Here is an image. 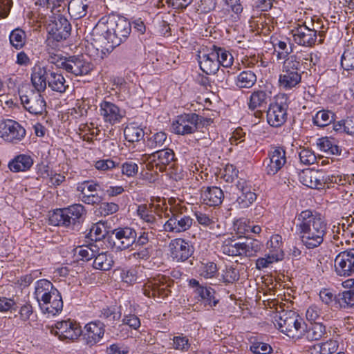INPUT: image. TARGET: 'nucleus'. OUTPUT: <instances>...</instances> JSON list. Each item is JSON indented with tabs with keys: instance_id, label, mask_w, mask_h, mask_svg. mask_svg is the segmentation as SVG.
<instances>
[{
	"instance_id": "nucleus-41",
	"label": "nucleus",
	"mask_w": 354,
	"mask_h": 354,
	"mask_svg": "<svg viewBox=\"0 0 354 354\" xmlns=\"http://www.w3.org/2000/svg\"><path fill=\"white\" fill-rule=\"evenodd\" d=\"M70 219L71 220L73 225L78 227L84 220V216L86 214V210L84 205L82 204H73L72 205L66 207Z\"/></svg>"
},
{
	"instance_id": "nucleus-31",
	"label": "nucleus",
	"mask_w": 354,
	"mask_h": 354,
	"mask_svg": "<svg viewBox=\"0 0 354 354\" xmlns=\"http://www.w3.org/2000/svg\"><path fill=\"white\" fill-rule=\"evenodd\" d=\"M237 187L241 191V194L236 199V203L241 208L249 207L256 200V194L251 191V187L245 182L239 181Z\"/></svg>"
},
{
	"instance_id": "nucleus-25",
	"label": "nucleus",
	"mask_w": 354,
	"mask_h": 354,
	"mask_svg": "<svg viewBox=\"0 0 354 354\" xmlns=\"http://www.w3.org/2000/svg\"><path fill=\"white\" fill-rule=\"evenodd\" d=\"M104 333V324L100 320H95L85 325L84 337L86 344L93 346L102 339Z\"/></svg>"
},
{
	"instance_id": "nucleus-45",
	"label": "nucleus",
	"mask_w": 354,
	"mask_h": 354,
	"mask_svg": "<svg viewBox=\"0 0 354 354\" xmlns=\"http://www.w3.org/2000/svg\"><path fill=\"white\" fill-rule=\"evenodd\" d=\"M335 115L330 111L322 109L317 112L313 118V124L319 127H325L335 121Z\"/></svg>"
},
{
	"instance_id": "nucleus-22",
	"label": "nucleus",
	"mask_w": 354,
	"mask_h": 354,
	"mask_svg": "<svg viewBox=\"0 0 354 354\" xmlns=\"http://www.w3.org/2000/svg\"><path fill=\"white\" fill-rule=\"evenodd\" d=\"M100 114L105 122L111 125L120 122L124 116V112L118 105L106 100L100 104Z\"/></svg>"
},
{
	"instance_id": "nucleus-46",
	"label": "nucleus",
	"mask_w": 354,
	"mask_h": 354,
	"mask_svg": "<svg viewBox=\"0 0 354 354\" xmlns=\"http://www.w3.org/2000/svg\"><path fill=\"white\" fill-rule=\"evenodd\" d=\"M124 135L128 142H134L142 140L145 136V132L140 127L135 124H130L125 127Z\"/></svg>"
},
{
	"instance_id": "nucleus-64",
	"label": "nucleus",
	"mask_w": 354,
	"mask_h": 354,
	"mask_svg": "<svg viewBox=\"0 0 354 354\" xmlns=\"http://www.w3.org/2000/svg\"><path fill=\"white\" fill-rule=\"evenodd\" d=\"M122 322L123 324L127 325L131 328L134 330H138L141 325L139 317L134 314H129L124 315Z\"/></svg>"
},
{
	"instance_id": "nucleus-20",
	"label": "nucleus",
	"mask_w": 354,
	"mask_h": 354,
	"mask_svg": "<svg viewBox=\"0 0 354 354\" xmlns=\"http://www.w3.org/2000/svg\"><path fill=\"white\" fill-rule=\"evenodd\" d=\"M41 92H31L30 95H20V99L24 107L30 113L42 115L46 111V102L41 95Z\"/></svg>"
},
{
	"instance_id": "nucleus-63",
	"label": "nucleus",
	"mask_w": 354,
	"mask_h": 354,
	"mask_svg": "<svg viewBox=\"0 0 354 354\" xmlns=\"http://www.w3.org/2000/svg\"><path fill=\"white\" fill-rule=\"evenodd\" d=\"M119 210V205L115 203H101L99 212L102 216H108L116 213Z\"/></svg>"
},
{
	"instance_id": "nucleus-57",
	"label": "nucleus",
	"mask_w": 354,
	"mask_h": 354,
	"mask_svg": "<svg viewBox=\"0 0 354 354\" xmlns=\"http://www.w3.org/2000/svg\"><path fill=\"white\" fill-rule=\"evenodd\" d=\"M218 273V268L215 263L207 262L203 263L201 275L205 279L214 277Z\"/></svg>"
},
{
	"instance_id": "nucleus-62",
	"label": "nucleus",
	"mask_w": 354,
	"mask_h": 354,
	"mask_svg": "<svg viewBox=\"0 0 354 354\" xmlns=\"http://www.w3.org/2000/svg\"><path fill=\"white\" fill-rule=\"evenodd\" d=\"M340 306L343 308L354 307V290H350L342 292L340 297Z\"/></svg>"
},
{
	"instance_id": "nucleus-18",
	"label": "nucleus",
	"mask_w": 354,
	"mask_h": 354,
	"mask_svg": "<svg viewBox=\"0 0 354 354\" xmlns=\"http://www.w3.org/2000/svg\"><path fill=\"white\" fill-rule=\"evenodd\" d=\"M171 257L177 262H184L194 253V247L184 239L177 238L169 244Z\"/></svg>"
},
{
	"instance_id": "nucleus-21",
	"label": "nucleus",
	"mask_w": 354,
	"mask_h": 354,
	"mask_svg": "<svg viewBox=\"0 0 354 354\" xmlns=\"http://www.w3.org/2000/svg\"><path fill=\"white\" fill-rule=\"evenodd\" d=\"M48 35L59 39L66 40L70 35L71 26L67 19L62 15L54 17L47 26Z\"/></svg>"
},
{
	"instance_id": "nucleus-30",
	"label": "nucleus",
	"mask_w": 354,
	"mask_h": 354,
	"mask_svg": "<svg viewBox=\"0 0 354 354\" xmlns=\"http://www.w3.org/2000/svg\"><path fill=\"white\" fill-rule=\"evenodd\" d=\"M66 208L56 209L49 216V222L55 226L64 227L68 230H73L75 226L70 219Z\"/></svg>"
},
{
	"instance_id": "nucleus-4",
	"label": "nucleus",
	"mask_w": 354,
	"mask_h": 354,
	"mask_svg": "<svg viewBox=\"0 0 354 354\" xmlns=\"http://www.w3.org/2000/svg\"><path fill=\"white\" fill-rule=\"evenodd\" d=\"M95 29L104 32V37L111 47L115 48L125 41L131 32V24L123 17H109L104 25H97Z\"/></svg>"
},
{
	"instance_id": "nucleus-38",
	"label": "nucleus",
	"mask_w": 354,
	"mask_h": 354,
	"mask_svg": "<svg viewBox=\"0 0 354 354\" xmlns=\"http://www.w3.org/2000/svg\"><path fill=\"white\" fill-rule=\"evenodd\" d=\"M272 44L278 60L286 58L292 52V44L288 38L283 40L275 39L273 40Z\"/></svg>"
},
{
	"instance_id": "nucleus-10",
	"label": "nucleus",
	"mask_w": 354,
	"mask_h": 354,
	"mask_svg": "<svg viewBox=\"0 0 354 354\" xmlns=\"http://www.w3.org/2000/svg\"><path fill=\"white\" fill-rule=\"evenodd\" d=\"M50 333L62 341H74L82 334V330L80 323L74 319H68L57 322L52 326Z\"/></svg>"
},
{
	"instance_id": "nucleus-17",
	"label": "nucleus",
	"mask_w": 354,
	"mask_h": 354,
	"mask_svg": "<svg viewBox=\"0 0 354 354\" xmlns=\"http://www.w3.org/2000/svg\"><path fill=\"white\" fill-rule=\"evenodd\" d=\"M334 272L343 277H350L354 273V248L341 252L336 256Z\"/></svg>"
},
{
	"instance_id": "nucleus-55",
	"label": "nucleus",
	"mask_w": 354,
	"mask_h": 354,
	"mask_svg": "<svg viewBox=\"0 0 354 354\" xmlns=\"http://www.w3.org/2000/svg\"><path fill=\"white\" fill-rule=\"evenodd\" d=\"M121 171L123 175L127 177H133L138 172V165L131 160H127L122 164Z\"/></svg>"
},
{
	"instance_id": "nucleus-59",
	"label": "nucleus",
	"mask_w": 354,
	"mask_h": 354,
	"mask_svg": "<svg viewBox=\"0 0 354 354\" xmlns=\"http://www.w3.org/2000/svg\"><path fill=\"white\" fill-rule=\"evenodd\" d=\"M323 181L322 182V188L329 189L330 188L331 184H337L339 186L344 185V181L346 180L345 178H342L341 176H335V175H328L324 176L322 174Z\"/></svg>"
},
{
	"instance_id": "nucleus-12",
	"label": "nucleus",
	"mask_w": 354,
	"mask_h": 354,
	"mask_svg": "<svg viewBox=\"0 0 354 354\" xmlns=\"http://www.w3.org/2000/svg\"><path fill=\"white\" fill-rule=\"evenodd\" d=\"M292 33L295 42L302 46H313L315 45L318 37V44H322L324 40L323 31H319L317 35V31L315 28H308L306 23L299 25L292 30Z\"/></svg>"
},
{
	"instance_id": "nucleus-15",
	"label": "nucleus",
	"mask_w": 354,
	"mask_h": 354,
	"mask_svg": "<svg viewBox=\"0 0 354 354\" xmlns=\"http://www.w3.org/2000/svg\"><path fill=\"white\" fill-rule=\"evenodd\" d=\"M169 219L163 225V230L167 232L179 234L189 230L193 223V219L187 215H183L176 210L171 211L168 215Z\"/></svg>"
},
{
	"instance_id": "nucleus-3",
	"label": "nucleus",
	"mask_w": 354,
	"mask_h": 354,
	"mask_svg": "<svg viewBox=\"0 0 354 354\" xmlns=\"http://www.w3.org/2000/svg\"><path fill=\"white\" fill-rule=\"evenodd\" d=\"M35 295L43 313L55 315L62 310V296L50 281L47 279L37 281Z\"/></svg>"
},
{
	"instance_id": "nucleus-35",
	"label": "nucleus",
	"mask_w": 354,
	"mask_h": 354,
	"mask_svg": "<svg viewBox=\"0 0 354 354\" xmlns=\"http://www.w3.org/2000/svg\"><path fill=\"white\" fill-rule=\"evenodd\" d=\"M282 70L287 71H296L299 73H303L302 68H304V55L301 53H297L289 55L283 59Z\"/></svg>"
},
{
	"instance_id": "nucleus-5",
	"label": "nucleus",
	"mask_w": 354,
	"mask_h": 354,
	"mask_svg": "<svg viewBox=\"0 0 354 354\" xmlns=\"http://www.w3.org/2000/svg\"><path fill=\"white\" fill-rule=\"evenodd\" d=\"M261 243L254 239L246 238L243 241H236L234 236L225 239L221 245L222 252L230 257H252L261 250Z\"/></svg>"
},
{
	"instance_id": "nucleus-28",
	"label": "nucleus",
	"mask_w": 354,
	"mask_h": 354,
	"mask_svg": "<svg viewBox=\"0 0 354 354\" xmlns=\"http://www.w3.org/2000/svg\"><path fill=\"white\" fill-rule=\"evenodd\" d=\"M224 198L222 189L216 186L203 187L201 190V200L203 204L208 206H218Z\"/></svg>"
},
{
	"instance_id": "nucleus-11",
	"label": "nucleus",
	"mask_w": 354,
	"mask_h": 354,
	"mask_svg": "<svg viewBox=\"0 0 354 354\" xmlns=\"http://www.w3.org/2000/svg\"><path fill=\"white\" fill-rule=\"evenodd\" d=\"M287 99L278 97L274 102L270 103L267 111L268 123L272 127H281L285 124L288 118V104Z\"/></svg>"
},
{
	"instance_id": "nucleus-44",
	"label": "nucleus",
	"mask_w": 354,
	"mask_h": 354,
	"mask_svg": "<svg viewBox=\"0 0 354 354\" xmlns=\"http://www.w3.org/2000/svg\"><path fill=\"white\" fill-rule=\"evenodd\" d=\"M212 49L215 53L219 66H222L225 68H228L232 65L234 57L228 50L215 45L212 46Z\"/></svg>"
},
{
	"instance_id": "nucleus-61",
	"label": "nucleus",
	"mask_w": 354,
	"mask_h": 354,
	"mask_svg": "<svg viewBox=\"0 0 354 354\" xmlns=\"http://www.w3.org/2000/svg\"><path fill=\"white\" fill-rule=\"evenodd\" d=\"M152 235L151 232H141L139 234L136 232V241L134 242L136 248L152 247L150 243V236Z\"/></svg>"
},
{
	"instance_id": "nucleus-1",
	"label": "nucleus",
	"mask_w": 354,
	"mask_h": 354,
	"mask_svg": "<svg viewBox=\"0 0 354 354\" xmlns=\"http://www.w3.org/2000/svg\"><path fill=\"white\" fill-rule=\"evenodd\" d=\"M297 234L308 249L319 247L324 241L327 232V223L319 213L306 209L295 218Z\"/></svg>"
},
{
	"instance_id": "nucleus-42",
	"label": "nucleus",
	"mask_w": 354,
	"mask_h": 354,
	"mask_svg": "<svg viewBox=\"0 0 354 354\" xmlns=\"http://www.w3.org/2000/svg\"><path fill=\"white\" fill-rule=\"evenodd\" d=\"M169 140L163 131L157 132L147 138V146L151 149H164L169 145Z\"/></svg>"
},
{
	"instance_id": "nucleus-32",
	"label": "nucleus",
	"mask_w": 354,
	"mask_h": 354,
	"mask_svg": "<svg viewBox=\"0 0 354 354\" xmlns=\"http://www.w3.org/2000/svg\"><path fill=\"white\" fill-rule=\"evenodd\" d=\"M33 165V159L27 154L16 156L8 164V167L12 172L26 171Z\"/></svg>"
},
{
	"instance_id": "nucleus-33",
	"label": "nucleus",
	"mask_w": 354,
	"mask_h": 354,
	"mask_svg": "<svg viewBox=\"0 0 354 354\" xmlns=\"http://www.w3.org/2000/svg\"><path fill=\"white\" fill-rule=\"evenodd\" d=\"M317 145L320 151L330 155L341 156L342 148L332 137H322L317 140Z\"/></svg>"
},
{
	"instance_id": "nucleus-14",
	"label": "nucleus",
	"mask_w": 354,
	"mask_h": 354,
	"mask_svg": "<svg viewBox=\"0 0 354 354\" xmlns=\"http://www.w3.org/2000/svg\"><path fill=\"white\" fill-rule=\"evenodd\" d=\"M82 54L66 57L62 62L61 68L75 76L88 74L93 69V64L85 59Z\"/></svg>"
},
{
	"instance_id": "nucleus-50",
	"label": "nucleus",
	"mask_w": 354,
	"mask_h": 354,
	"mask_svg": "<svg viewBox=\"0 0 354 354\" xmlns=\"http://www.w3.org/2000/svg\"><path fill=\"white\" fill-rule=\"evenodd\" d=\"M98 247L91 243L87 245H82L77 248L78 255L81 257V259L83 261H88L94 259L98 252Z\"/></svg>"
},
{
	"instance_id": "nucleus-53",
	"label": "nucleus",
	"mask_w": 354,
	"mask_h": 354,
	"mask_svg": "<svg viewBox=\"0 0 354 354\" xmlns=\"http://www.w3.org/2000/svg\"><path fill=\"white\" fill-rule=\"evenodd\" d=\"M190 346L191 344L189 342V339L186 336H183V334L173 337V348L174 349L187 352L189 351Z\"/></svg>"
},
{
	"instance_id": "nucleus-19",
	"label": "nucleus",
	"mask_w": 354,
	"mask_h": 354,
	"mask_svg": "<svg viewBox=\"0 0 354 354\" xmlns=\"http://www.w3.org/2000/svg\"><path fill=\"white\" fill-rule=\"evenodd\" d=\"M272 98V92L266 88H259L254 89L249 97L248 102V109L251 111L257 110L254 115L257 118H261L263 115L261 111L259 109L266 108L268 102Z\"/></svg>"
},
{
	"instance_id": "nucleus-6",
	"label": "nucleus",
	"mask_w": 354,
	"mask_h": 354,
	"mask_svg": "<svg viewBox=\"0 0 354 354\" xmlns=\"http://www.w3.org/2000/svg\"><path fill=\"white\" fill-rule=\"evenodd\" d=\"M176 158L174 151L169 148L158 149L156 151L148 155L145 160L147 170L156 174L164 172L167 168H172L175 165Z\"/></svg>"
},
{
	"instance_id": "nucleus-51",
	"label": "nucleus",
	"mask_w": 354,
	"mask_h": 354,
	"mask_svg": "<svg viewBox=\"0 0 354 354\" xmlns=\"http://www.w3.org/2000/svg\"><path fill=\"white\" fill-rule=\"evenodd\" d=\"M101 189L100 185L93 181L86 180L78 184L77 190L82 195L96 192Z\"/></svg>"
},
{
	"instance_id": "nucleus-52",
	"label": "nucleus",
	"mask_w": 354,
	"mask_h": 354,
	"mask_svg": "<svg viewBox=\"0 0 354 354\" xmlns=\"http://www.w3.org/2000/svg\"><path fill=\"white\" fill-rule=\"evenodd\" d=\"M222 279L225 284L233 283L239 279V272L232 266L226 267L223 272Z\"/></svg>"
},
{
	"instance_id": "nucleus-2",
	"label": "nucleus",
	"mask_w": 354,
	"mask_h": 354,
	"mask_svg": "<svg viewBox=\"0 0 354 354\" xmlns=\"http://www.w3.org/2000/svg\"><path fill=\"white\" fill-rule=\"evenodd\" d=\"M30 80L38 92H44L48 86L53 91L63 93L68 87L64 75L48 66L35 65L32 68Z\"/></svg>"
},
{
	"instance_id": "nucleus-13",
	"label": "nucleus",
	"mask_w": 354,
	"mask_h": 354,
	"mask_svg": "<svg viewBox=\"0 0 354 354\" xmlns=\"http://www.w3.org/2000/svg\"><path fill=\"white\" fill-rule=\"evenodd\" d=\"M136 230L131 227H119L111 232L110 238L113 240V247L120 251L132 247L136 241Z\"/></svg>"
},
{
	"instance_id": "nucleus-16",
	"label": "nucleus",
	"mask_w": 354,
	"mask_h": 354,
	"mask_svg": "<svg viewBox=\"0 0 354 354\" xmlns=\"http://www.w3.org/2000/svg\"><path fill=\"white\" fill-rule=\"evenodd\" d=\"M287 162L286 152L283 147H274L263 160L266 173L273 176L280 171Z\"/></svg>"
},
{
	"instance_id": "nucleus-24",
	"label": "nucleus",
	"mask_w": 354,
	"mask_h": 354,
	"mask_svg": "<svg viewBox=\"0 0 354 354\" xmlns=\"http://www.w3.org/2000/svg\"><path fill=\"white\" fill-rule=\"evenodd\" d=\"M189 286L194 288V293L198 296V301L204 303L205 306H215L218 300L215 298V290L211 287L201 286L196 279L189 280Z\"/></svg>"
},
{
	"instance_id": "nucleus-8",
	"label": "nucleus",
	"mask_w": 354,
	"mask_h": 354,
	"mask_svg": "<svg viewBox=\"0 0 354 354\" xmlns=\"http://www.w3.org/2000/svg\"><path fill=\"white\" fill-rule=\"evenodd\" d=\"M174 283V280L169 277L158 275L143 285L142 292L148 297L164 299L171 293L170 288Z\"/></svg>"
},
{
	"instance_id": "nucleus-29",
	"label": "nucleus",
	"mask_w": 354,
	"mask_h": 354,
	"mask_svg": "<svg viewBox=\"0 0 354 354\" xmlns=\"http://www.w3.org/2000/svg\"><path fill=\"white\" fill-rule=\"evenodd\" d=\"M326 334V327L322 323L304 322L301 330V338H305L308 341H317L320 339Z\"/></svg>"
},
{
	"instance_id": "nucleus-56",
	"label": "nucleus",
	"mask_w": 354,
	"mask_h": 354,
	"mask_svg": "<svg viewBox=\"0 0 354 354\" xmlns=\"http://www.w3.org/2000/svg\"><path fill=\"white\" fill-rule=\"evenodd\" d=\"M250 350L254 354H268L272 351L270 345L257 340L251 342Z\"/></svg>"
},
{
	"instance_id": "nucleus-7",
	"label": "nucleus",
	"mask_w": 354,
	"mask_h": 354,
	"mask_svg": "<svg viewBox=\"0 0 354 354\" xmlns=\"http://www.w3.org/2000/svg\"><path fill=\"white\" fill-rule=\"evenodd\" d=\"M276 321L279 329L287 336L298 339L301 337V330L304 321L295 312H283Z\"/></svg>"
},
{
	"instance_id": "nucleus-23",
	"label": "nucleus",
	"mask_w": 354,
	"mask_h": 354,
	"mask_svg": "<svg viewBox=\"0 0 354 354\" xmlns=\"http://www.w3.org/2000/svg\"><path fill=\"white\" fill-rule=\"evenodd\" d=\"M195 118H196V116L192 114V113L178 115L172 122L173 132L182 136L194 133L196 131V127L194 123V121H196Z\"/></svg>"
},
{
	"instance_id": "nucleus-49",
	"label": "nucleus",
	"mask_w": 354,
	"mask_h": 354,
	"mask_svg": "<svg viewBox=\"0 0 354 354\" xmlns=\"http://www.w3.org/2000/svg\"><path fill=\"white\" fill-rule=\"evenodd\" d=\"M10 43L16 49H21L26 44V34L21 28H15L10 34Z\"/></svg>"
},
{
	"instance_id": "nucleus-48",
	"label": "nucleus",
	"mask_w": 354,
	"mask_h": 354,
	"mask_svg": "<svg viewBox=\"0 0 354 354\" xmlns=\"http://www.w3.org/2000/svg\"><path fill=\"white\" fill-rule=\"evenodd\" d=\"M121 312L118 311L115 306H105L100 310L98 317L106 322L114 324L121 318Z\"/></svg>"
},
{
	"instance_id": "nucleus-27",
	"label": "nucleus",
	"mask_w": 354,
	"mask_h": 354,
	"mask_svg": "<svg viewBox=\"0 0 354 354\" xmlns=\"http://www.w3.org/2000/svg\"><path fill=\"white\" fill-rule=\"evenodd\" d=\"M199 57L200 68L207 75L216 73L217 77H219L220 75L224 76V71L221 70V71H219L218 62H217L216 57L215 56V53L212 48L209 53L203 54L202 56H199ZM222 77L223 79L221 82L224 79V77Z\"/></svg>"
},
{
	"instance_id": "nucleus-9",
	"label": "nucleus",
	"mask_w": 354,
	"mask_h": 354,
	"mask_svg": "<svg viewBox=\"0 0 354 354\" xmlns=\"http://www.w3.org/2000/svg\"><path fill=\"white\" fill-rule=\"evenodd\" d=\"M26 136L25 128L18 122L11 119L0 120V138L4 141L18 144Z\"/></svg>"
},
{
	"instance_id": "nucleus-43",
	"label": "nucleus",
	"mask_w": 354,
	"mask_h": 354,
	"mask_svg": "<svg viewBox=\"0 0 354 354\" xmlns=\"http://www.w3.org/2000/svg\"><path fill=\"white\" fill-rule=\"evenodd\" d=\"M257 82L254 72L247 70L241 72L236 77V85L241 88H252Z\"/></svg>"
},
{
	"instance_id": "nucleus-54",
	"label": "nucleus",
	"mask_w": 354,
	"mask_h": 354,
	"mask_svg": "<svg viewBox=\"0 0 354 354\" xmlns=\"http://www.w3.org/2000/svg\"><path fill=\"white\" fill-rule=\"evenodd\" d=\"M317 346L319 348V354H333L338 350L339 344L337 340L329 339Z\"/></svg>"
},
{
	"instance_id": "nucleus-60",
	"label": "nucleus",
	"mask_w": 354,
	"mask_h": 354,
	"mask_svg": "<svg viewBox=\"0 0 354 354\" xmlns=\"http://www.w3.org/2000/svg\"><path fill=\"white\" fill-rule=\"evenodd\" d=\"M300 162L306 165L314 164L317 158L313 151L309 149H303L299 153Z\"/></svg>"
},
{
	"instance_id": "nucleus-39",
	"label": "nucleus",
	"mask_w": 354,
	"mask_h": 354,
	"mask_svg": "<svg viewBox=\"0 0 354 354\" xmlns=\"http://www.w3.org/2000/svg\"><path fill=\"white\" fill-rule=\"evenodd\" d=\"M196 221L199 225L204 228L208 229L215 234L214 232L216 228H219L220 225L217 223V218L201 211H196L194 213Z\"/></svg>"
},
{
	"instance_id": "nucleus-34",
	"label": "nucleus",
	"mask_w": 354,
	"mask_h": 354,
	"mask_svg": "<svg viewBox=\"0 0 354 354\" xmlns=\"http://www.w3.org/2000/svg\"><path fill=\"white\" fill-rule=\"evenodd\" d=\"M301 80V74L296 71H287L282 70L279 75V84L285 90L295 87Z\"/></svg>"
},
{
	"instance_id": "nucleus-36",
	"label": "nucleus",
	"mask_w": 354,
	"mask_h": 354,
	"mask_svg": "<svg viewBox=\"0 0 354 354\" xmlns=\"http://www.w3.org/2000/svg\"><path fill=\"white\" fill-rule=\"evenodd\" d=\"M87 9L86 0H71L68 5V13L75 20L85 17Z\"/></svg>"
},
{
	"instance_id": "nucleus-47",
	"label": "nucleus",
	"mask_w": 354,
	"mask_h": 354,
	"mask_svg": "<svg viewBox=\"0 0 354 354\" xmlns=\"http://www.w3.org/2000/svg\"><path fill=\"white\" fill-rule=\"evenodd\" d=\"M341 66L346 71L354 70V45L348 44L341 57Z\"/></svg>"
},
{
	"instance_id": "nucleus-58",
	"label": "nucleus",
	"mask_w": 354,
	"mask_h": 354,
	"mask_svg": "<svg viewBox=\"0 0 354 354\" xmlns=\"http://www.w3.org/2000/svg\"><path fill=\"white\" fill-rule=\"evenodd\" d=\"M122 281L127 284L132 285L140 279L138 271L136 268H130L127 270H122L121 274Z\"/></svg>"
},
{
	"instance_id": "nucleus-26",
	"label": "nucleus",
	"mask_w": 354,
	"mask_h": 354,
	"mask_svg": "<svg viewBox=\"0 0 354 354\" xmlns=\"http://www.w3.org/2000/svg\"><path fill=\"white\" fill-rule=\"evenodd\" d=\"M161 209L160 205L150 203L142 204L138 206L137 214L144 222L147 223L151 229L156 230L158 225L156 215L159 214Z\"/></svg>"
},
{
	"instance_id": "nucleus-40",
	"label": "nucleus",
	"mask_w": 354,
	"mask_h": 354,
	"mask_svg": "<svg viewBox=\"0 0 354 354\" xmlns=\"http://www.w3.org/2000/svg\"><path fill=\"white\" fill-rule=\"evenodd\" d=\"M100 250L98 249V251ZM114 263L111 254L108 252H97L96 256L94 257V261L93 266L95 269L100 270H109L111 269Z\"/></svg>"
},
{
	"instance_id": "nucleus-37",
	"label": "nucleus",
	"mask_w": 354,
	"mask_h": 354,
	"mask_svg": "<svg viewBox=\"0 0 354 354\" xmlns=\"http://www.w3.org/2000/svg\"><path fill=\"white\" fill-rule=\"evenodd\" d=\"M323 181L322 173L319 171H308L304 173L301 176V182L306 187L314 189H322V182Z\"/></svg>"
}]
</instances>
